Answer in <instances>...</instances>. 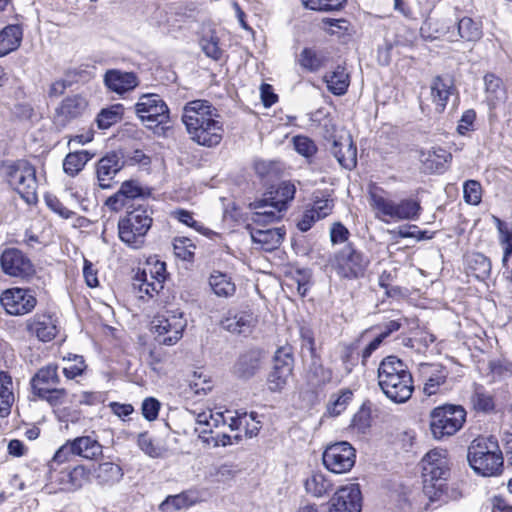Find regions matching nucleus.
I'll return each instance as SVG.
<instances>
[{
    "label": "nucleus",
    "mask_w": 512,
    "mask_h": 512,
    "mask_svg": "<svg viewBox=\"0 0 512 512\" xmlns=\"http://www.w3.org/2000/svg\"><path fill=\"white\" fill-rule=\"evenodd\" d=\"M182 121L190 138L199 145H218L224 134L218 110L207 100H193L183 109Z\"/></svg>",
    "instance_id": "nucleus-1"
},
{
    "label": "nucleus",
    "mask_w": 512,
    "mask_h": 512,
    "mask_svg": "<svg viewBox=\"0 0 512 512\" xmlns=\"http://www.w3.org/2000/svg\"><path fill=\"white\" fill-rule=\"evenodd\" d=\"M378 383L383 393L395 403L408 401L414 390L410 371L396 356L382 360L378 368Z\"/></svg>",
    "instance_id": "nucleus-2"
},
{
    "label": "nucleus",
    "mask_w": 512,
    "mask_h": 512,
    "mask_svg": "<svg viewBox=\"0 0 512 512\" xmlns=\"http://www.w3.org/2000/svg\"><path fill=\"white\" fill-rule=\"evenodd\" d=\"M384 190L374 189L369 192V204L375 211V217L383 222L391 220L413 221L417 220L421 213L419 201L413 198H405L396 202L384 195Z\"/></svg>",
    "instance_id": "nucleus-3"
},
{
    "label": "nucleus",
    "mask_w": 512,
    "mask_h": 512,
    "mask_svg": "<svg viewBox=\"0 0 512 512\" xmlns=\"http://www.w3.org/2000/svg\"><path fill=\"white\" fill-rule=\"evenodd\" d=\"M0 174L26 203H37L38 183L36 169L28 160L2 161L0 164Z\"/></svg>",
    "instance_id": "nucleus-4"
},
{
    "label": "nucleus",
    "mask_w": 512,
    "mask_h": 512,
    "mask_svg": "<svg viewBox=\"0 0 512 512\" xmlns=\"http://www.w3.org/2000/svg\"><path fill=\"white\" fill-rule=\"evenodd\" d=\"M467 459L471 468L482 476H495L503 468V455L493 436L477 438L468 447Z\"/></svg>",
    "instance_id": "nucleus-5"
},
{
    "label": "nucleus",
    "mask_w": 512,
    "mask_h": 512,
    "mask_svg": "<svg viewBox=\"0 0 512 512\" xmlns=\"http://www.w3.org/2000/svg\"><path fill=\"white\" fill-rule=\"evenodd\" d=\"M421 465L423 493L426 497H435L441 493V483L450 476L448 453L443 449H432L422 458Z\"/></svg>",
    "instance_id": "nucleus-6"
},
{
    "label": "nucleus",
    "mask_w": 512,
    "mask_h": 512,
    "mask_svg": "<svg viewBox=\"0 0 512 512\" xmlns=\"http://www.w3.org/2000/svg\"><path fill=\"white\" fill-rule=\"evenodd\" d=\"M152 218L148 210L139 205L128 212L118 223L119 238L128 246L138 249L144 244V238L151 228Z\"/></svg>",
    "instance_id": "nucleus-7"
},
{
    "label": "nucleus",
    "mask_w": 512,
    "mask_h": 512,
    "mask_svg": "<svg viewBox=\"0 0 512 512\" xmlns=\"http://www.w3.org/2000/svg\"><path fill=\"white\" fill-rule=\"evenodd\" d=\"M330 266L341 278L353 280L365 275L370 264L367 255L352 243L346 244L329 259Z\"/></svg>",
    "instance_id": "nucleus-8"
},
{
    "label": "nucleus",
    "mask_w": 512,
    "mask_h": 512,
    "mask_svg": "<svg viewBox=\"0 0 512 512\" xmlns=\"http://www.w3.org/2000/svg\"><path fill=\"white\" fill-rule=\"evenodd\" d=\"M430 430L437 440L450 437L457 433L466 420V411L459 405H443L436 407L430 414Z\"/></svg>",
    "instance_id": "nucleus-9"
},
{
    "label": "nucleus",
    "mask_w": 512,
    "mask_h": 512,
    "mask_svg": "<svg viewBox=\"0 0 512 512\" xmlns=\"http://www.w3.org/2000/svg\"><path fill=\"white\" fill-rule=\"evenodd\" d=\"M187 320L179 310H165L154 317L152 330L155 340L159 344L171 346L176 344L183 336Z\"/></svg>",
    "instance_id": "nucleus-10"
},
{
    "label": "nucleus",
    "mask_w": 512,
    "mask_h": 512,
    "mask_svg": "<svg viewBox=\"0 0 512 512\" xmlns=\"http://www.w3.org/2000/svg\"><path fill=\"white\" fill-rule=\"evenodd\" d=\"M355 449L346 441L329 445L322 456L324 466L333 473L348 472L355 464Z\"/></svg>",
    "instance_id": "nucleus-11"
},
{
    "label": "nucleus",
    "mask_w": 512,
    "mask_h": 512,
    "mask_svg": "<svg viewBox=\"0 0 512 512\" xmlns=\"http://www.w3.org/2000/svg\"><path fill=\"white\" fill-rule=\"evenodd\" d=\"M2 272L10 277L28 280L35 273L31 260L17 248H6L0 256Z\"/></svg>",
    "instance_id": "nucleus-12"
},
{
    "label": "nucleus",
    "mask_w": 512,
    "mask_h": 512,
    "mask_svg": "<svg viewBox=\"0 0 512 512\" xmlns=\"http://www.w3.org/2000/svg\"><path fill=\"white\" fill-rule=\"evenodd\" d=\"M0 302L5 311L14 316L30 313L37 304V299L30 289L11 288L2 293Z\"/></svg>",
    "instance_id": "nucleus-13"
},
{
    "label": "nucleus",
    "mask_w": 512,
    "mask_h": 512,
    "mask_svg": "<svg viewBox=\"0 0 512 512\" xmlns=\"http://www.w3.org/2000/svg\"><path fill=\"white\" fill-rule=\"evenodd\" d=\"M137 116L144 122L165 124L169 121V108L158 94H144L135 104Z\"/></svg>",
    "instance_id": "nucleus-14"
},
{
    "label": "nucleus",
    "mask_w": 512,
    "mask_h": 512,
    "mask_svg": "<svg viewBox=\"0 0 512 512\" xmlns=\"http://www.w3.org/2000/svg\"><path fill=\"white\" fill-rule=\"evenodd\" d=\"M362 496L358 484L339 488L330 500L329 512H361Z\"/></svg>",
    "instance_id": "nucleus-15"
},
{
    "label": "nucleus",
    "mask_w": 512,
    "mask_h": 512,
    "mask_svg": "<svg viewBox=\"0 0 512 512\" xmlns=\"http://www.w3.org/2000/svg\"><path fill=\"white\" fill-rule=\"evenodd\" d=\"M26 331L42 342L53 340L59 330L56 318L48 313H36L26 321Z\"/></svg>",
    "instance_id": "nucleus-16"
},
{
    "label": "nucleus",
    "mask_w": 512,
    "mask_h": 512,
    "mask_svg": "<svg viewBox=\"0 0 512 512\" xmlns=\"http://www.w3.org/2000/svg\"><path fill=\"white\" fill-rule=\"evenodd\" d=\"M419 375L424 382L423 392L431 396L436 394L440 387L446 383L449 371L439 363H421L419 365Z\"/></svg>",
    "instance_id": "nucleus-17"
},
{
    "label": "nucleus",
    "mask_w": 512,
    "mask_h": 512,
    "mask_svg": "<svg viewBox=\"0 0 512 512\" xmlns=\"http://www.w3.org/2000/svg\"><path fill=\"white\" fill-rule=\"evenodd\" d=\"M88 107L86 99L80 95L66 97L56 108L54 123L65 127L72 120L81 117Z\"/></svg>",
    "instance_id": "nucleus-18"
},
{
    "label": "nucleus",
    "mask_w": 512,
    "mask_h": 512,
    "mask_svg": "<svg viewBox=\"0 0 512 512\" xmlns=\"http://www.w3.org/2000/svg\"><path fill=\"white\" fill-rule=\"evenodd\" d=\"M124 165L125 162L117 152L107 153L100 158L96 165V176L100 188H111L113 179L122 170Z\"/></svg>",
    "instance_id": "nucleus-19"
},
{
    "label": "nucleus",
    "mask_w": 512,
    "mask_h": 512,
    "mask_svg": "<svg viewBox=\"0 0 512 512\" xmlns=\"http://www.w3.org/2000/svg\"><path fill=\"white\" fill-rule=\"evenodd\" d=\"M430 95L436 111L444 112L449 98L457 95L454 80L450 76H435L430 84Z\"/></svg>",
    "instance_id": "nucleus-20"
},
{
    "label": "nucleus",
    "mask_w": 512,
    "mask_h": 512,
    "mask_svg": "<svg viewBox=\"0 0 512 512\" xmlns=\"http://www.w3.org/2000/svg\"><path fill=\"white\" fill-rule=\"evenodd\" d=\"M329 150L343 168L352 170L356 166L357 148L350 135L333 138Z\"/></svg>",
    "instance_id": "nucleus-21"
},
{
    "label": "nucleus",
    "mask_w": 512,
    "mask_h": 512,
    "mask_svg": "<svg viewBox=\"0 0 512 512\" xmlns=\"http://www.w3.org/2000/svg\"><path fill=\"white\" fill-rule=\"evenodd\" d=\"M257 323V318L249 310H230L221 321L222 327L234 334L248 335Z\"/></svg>",
    "instance_id": "nucleus-22"
},
{
    "label": "nucleus",
    "mask_w": 512,
    "mask_h": 512,
    "mask_svg": "<svg viewBox=\"0 0 512 512\" xmlns=\"http://www.w3.org/2000/svg\"><path fill=\"white\" fill-rule=\"evenodd\" d=\"M250 231V236L254 244L267 252L277 249L284 240L286 230L284 227L260 229L253 228L251 225L247 226Z\"/></svg>",
    "instance_id": "nucleus-23"
},
{
    "label": "nucleus",
    "mask_w": 512,
    "mask_h": 512,
    "mask_svg": "<svg viewBox=\"0 0 512 512\" xmlns=\"http://www.w3.org/2000/svg\"><path fill=\"white\" fill-rule=\"evenodd\" d=\"M296 188L289 181H283L278 186H272L264 195V201L270 202L272 208L286 211L288 203L294 199Z\"/></svg>",
    "instance_id": "nucleus-24"
},
{
    "label": "nucleus",
    "mask_w": 512,
    "mask_h": 512,
    "mask_svg": "<svg viewBox=\"0 0 512 512\" xmlns=\"http://www.w3.org/2000/svg\"><path fill=\"white\" fill-rule=\"evenodd\" d=\"M104 82L107 88L118 94H123L133 90L138 85V80L133 72H123L120 70H108L104 76Z\"/></svg>",
    "instance_id": "nucleus-25"
},
{
    "label": "nucleus",
    "mask_w": 512,
    "mask_h": 512,
    "mask_svg": "<svg viewBox=\"0 0 512 512\" xmlns=\"http://www.w3.org/2000/svg\"><path fill=\"white\" fill-rule=\"evenodd\" d=\"M452 155L442 148H433L420 152V162L426 172L440 173L445 169L446 163Z\"/></svg>",
    "instance_id": "nucleus-26"
},
{
    "label": "nucleus",
    "mask_w": 512,
    "mask_h": 512,
    "mask_svg": "<svg viewBox=\"0 0 512 512\" xmlns=\"http://www.w3.org/2000/svg\"><path fill=\"white\" fill-rule=\"evenodd\" d=\"M254 209L251 220L254 224L265 226L267 224L279 221L283 217V211L278 208H272L270 202L264 201L263 198L250 204Z\"/></svg>",
    "instance_id": "nucleus-27"
},
{
    "label": "nucleus",
    "mask_w": 512,
    "mask_h": 512,
    "mask_svg": "<svg viewBox=\"0 0 512 512\" xmlns=\"http://www.w3.org/2000/svg\"><path fill=\"white\" fill-rule=\"evenodd\" d=\"M465 270L468 276L478 280L486 279L491 271V262L482 253L471 252L465 255Z\"/></svg>",
    "instance_id": "nucleus-28"
},
{
    "label": "nucleus",
    "mask_w": 512,
    "mask_h": 512,
    "mask_svg": "<svg viewBox=\"0 0 512 512\" xmlns=\"http://www.w3.org/2000/svg\"><path fill=\"white\" fill-rule=\"evenodd\" d=\"M260 362L261 352L256 349L249 350L239 357L234 366V372L240 378H251L259 369Z\"/></svg>",
    "instance_id": "nucleus-29"
},
{
    "label": "nucleus",
    "mask_w": 512,
    "mask_h": 512,
    "mask_svg": "<svg viewBox=\"0 0 512 512\" xmlns=\"http://www.w3.org/2000/svg\"><path fill=\"white\" fill-rule=\"evenodd\" d=\"M92 476L101 486H112L118 483L123 477L122 468L112 462L100 463L94 467Z\"/></svg>",
    "instance_id": "nucleus-30"
},
{
    "label": "nucleus",
    "mask_w": 512,
    "mask_h": 512,
    "mask_svg": "<svg viewBox=\"0 0 512 512\" xmlns=\"http://www.w3.org/2000/svg\"><path fill=\"white\" fill-rule=\"evenodd\" d=\"M486 100L491 108L505 102L507 98L503 81L493 73L484 76Z\"/></svg>",
    "instance_id": "nucleus-31"
},
{
    "label": "nucleus",
    "mask_w": 512,
    "mask_h": 512,
    "mask_svg": "<svg viewBox=\"0 0 512 512\" xmlns=\"http://www.w3.org/2000/svg\"><path fill=\"white\" fill-rule=\"evenodd\" d=\"M57 370L58 367L54 364L40 368L30 381L32 393L36 395L38 388L57 387V385L60 384V377Z\"/></svg>",
    "instance_id": "nucleus-32"
},
{
    "label": "nucleus",
    "mask_w": 512,
    "mask_h": 512,
    "mask_svg": "<svg viewBox=\"0 0 512 512\" xmlns=\"http://www.w3.org/2000/svg\"><path fill=\"white\" fill-rule=\"evenodd\" d=\"M199 501L193 491H185L177 495H169L159 505L161 512H173L183 508L191 507Z\"/></svg>",
    "instance_id": "nucleus-33"
},
{
    "label": "nucleus",
    "mask_w": 512,
    "mask_h": 512,
    "mask_svg": "<svg viewBox=\"0 0 512 512\" xmlns=\"http://www.w3.org/2000/svg\"><path fill=\"white\" fill-rule=\"evenodd\" d=\"M308 385L313 389L322 388L332 380V371L325 368L315 356L306 375Z\"/></svg>",
    "instance_id": "nucleus-34"
},
{
    "label": "nucleus",
    "mask_w": 512,
    "mask_h": 512,
    "mask_svg": "<svg viewBox=\"0 0 512 512\" xmlns=\"http://www.w3.org/2000/svg\"><path fill=\"white\" fill-rule=\"evenodd\" d=\"M71 444L74 454L86 459H94L102 454V446L90 436L78 437Z\"/></svg>",
    "instance_id": "nucleus-35"
},
{
    "label": "nucleus",
    "mask_w": 512,
    "mask_h": 512,
    "mask_svg": "<svg viewBox=\"0 0 512 512\" xmlns=\"http://www.w3.org/2000/svg\"><path fill=\"white\" fill-rule=\"evenodd\" d=\"M328 90L334 95H343L349 87V75L344 67L337 68L324 76Z\"/></svg>",
    "instance_id": "nucleus-36"
},
{
    "label": "nucleus",
    "mask_w": 512,
    "mask_h": 512,
    "mask_svg": "<svg viewBox=\"0 0 512 512\" xmlns=\"http://www.w3.org/2000/svg\"><path fill=\"white\" fill-rule=\"evenodd\" d=\"M13 401L12 378L8 373L0 371V417L10 414Z\"/></svg>",
    "instance_id": "nucleus-37"
},
{
    "label": "nucleus",
    "mask_w": 512,
    "mask_h": 512,
    "mask_svg": "<svg viewBox=\"0 0 512 512\" xmlns=\"http://www.w3.org/2000/svg\"><path fill=\"white\" fill-rule=\"evenodd\" d=\"M307 493L314 497H322L332 489V483L321 472L312 473L304 482Z\"/></svg>",
    "instance_id": "nucleus-38"
},
{
    "label": "nucleus",
    "mask_w": 512,
    "mask_h": 512,
    "mask_svg": "<svg viewBox=\"0 0 512 512\" xmlns=\"http://www.w3.org/2000/svg\"><path fill=\"white\" fill-rule=\"evenodd\" d=\"M92 157L93 154L86 150L69 153L63 161L64 172L70 176L77 175Z\"/></svg>",
    "instance_id": "nucleus-39"
},
{
    "label": "nucleus",
    "mask_w": 512,
    "mask_h": 512,
    "mask_svg": "<svg viewBox=\"0 0 512 512\" xmlns=\"http://www.w3.org/2000/svg\"><path fill=\"white\" fill-rule=\"evenodd\" d=\"M209 284L214 293L221 297L232 296L236 290L235 284L231 279L226 274L220 272L211 274Z\"/></svg>",
    "instance_id": "nucleus-40"
},
{
    "label": "nucleus",
    "mask_w": 512,
    "mask_h": 512,
    "mask_svg": "<svg viewBox=\"0 0 512 512\" xmlns=\"http://www.w3.org/2000/svg\"><path fill=\"white\" fill-rule=\"evenodd\" d=\"M66 476L68 490L77 491L90 483L92 471L83 465H78L69 471Z\"/></svg>",
    "instance_id": "nucleus-41"
},
{
    "label": "nucleus",
    "mask_w": 512,
    "mask_h": 512,
    "mask_svg": "<svg viewBox=\"0 0 512 512\" xmlns=\"http://www.w3.org/2000/svg\"><path fill=\"white\" fill-rule=\"evenodd\" d=\"M134 281V287H137L140 292H143L149 297H153L163 289V285L160 284V281L150 279L146 268L136 274Z\"/></svg>",
    "instance_id": "nucleus-42"
},
{
    "label": "nucleus",
    "mask_w": 512,
    "mask_h": 512,
    "mask_svg": "<svg viewBox=\"0 0 512 512\" xmlns=\"http://www.w3.org/2000/svg\"><path fill=\"white\" fill-rule=\"evenodd\" d=\"M123 106L121 104L112 105L109 108L102 109L97 115L96 123L100 129H108L122 119Z\"/></svg>",
    "instance_id": "nucleus-43"
},
{
    "label": "nucleus",
    "mask_w": 512,
    "mask_h": 512,
    "mask_svg": "<svg viewBox=\"0 0 512 512\" xmlns=\"http://www.w3.org/2000/svg\"><path fill=\"white\" fill-rule=\"evenodd\" d=\"M327 57L322 53H318L310 48H305L299 58V64L306 70L311 72L319 70L325 65Z\"/></svg>",
    "instance_id": "nucleus-44"
},
{
    "label": "nucleus",
    "mask_w": 512,
    "mask_h": 512,
    "mask_svg": "<svg viewBox=\"0 0 512 512\" xmlns=\"http://www.w3.org/2000/svg\"><path fill=\"white\" fill-rule=\"evenodd\" d=\"M136 441L139 449L151 458H160L165 453V449L157 445L148 432L139 433Z\"/></svg>",
    "instance_id": "nucleus-45"
},
{
    "label": "nucleus",
    "mask_w": 512,
    "mask_h": 512,
    "mask_svg": "<svg viewBox=\"0 0 512 512\" xmlns=\"http://www.w3.org/2000/svg\"><path fill=\"white\" fill-rule=\"evenodd\" d=\"M200 47L205 55L213 60H219L223 54L219 46V39L214 34L203 35L199 41Z\"/></svg>",
    "instance_id": "nucleus-46"
},
{
    "label": "nucleus",
    "mask_w": 512,
    "mask_h": 512,
    "mask_svg": "<svg viewBox=\"0 0 512 512\" xmlns=\"http://www.w3.org/2000/svg\"><path fill=\"white\" fill-rule=\"evenodd\" d=\"M67 392L64 388H38L35 395L41 400L47 401L51 406H60L64 403Z\"/></svg>",
    "instance_id": "nucleus-47"
},
{
    "label": "nucleus",
    "mask_w": 512,
    "mask_h": 512,
    "mask_svg": "<svg viewBox=\"0 0 512 512\" xmlns=\"http://www.w3.org/2000/svg\"><path fill=\"white\" fill-rule=\"evenodd\" d=\"M473 407L477 411L490 412L494 410V400L492 395L487 393L483 387H476L474 394L471 397Z\"/></svg>",
    "instance_id": "nucleus-48"
},
{
    "label": "nucleus",
    "mask_w": 512,
    "mask_h": 512,
    "mask_svg": "<svg viewBox=\"0 0 512 512\" xmlns=\"http://www.w3.org/2000/svg\"><path fill=\"white\" fill-rule=\"evenodd\" d=\"M347 0H301L307 9L316 11H335L341 9Z\"/></svg>",
    "instance_id": "nucleus-49"
},
{
    "label": "nucleus",
    "mask_w": 512,
    "mask_h": 512,
    "mask_svg": "<svg viewBox=\"0 0 512 512\" xmlns=\"http://www.w3.org/2000/svg\"><path fill=\"white\" fill-rule=\"evenodd\" d=\"M293 357L289 349L280 348L274 356V368L280 370V374H292Z\"/></svg>",
    "instance_id": "nucleus-50"
},
{
    "label": "nucleus",
    "mask_w": 512,
    "mask_h": 512,
    "mask_svg": "<svg viewBox=\"0 0 512 512\" xmlns=\"http://www.w3.org/2000/svg\"><path fill=\"white\" fill-rule=\"evenodd\" d=\"M447 481H443L441 483V493H437L435 497H427L431 502L439 501L442 503H447L450 500H458L462 497V491L460 490L458 485L448 486Z\"/></svg>",
    "instance_id": "nucleus-51"
},
{
    "label": "nucleus",
    "mask_w": 512,
    "mask_h": 512,
    "mask_svg": "<svg viewBox=\"0 0 512 512\" xmlns=\"http://www.w3.org/2000/svg\"><path fill=\"white\" fill-rule=\"evenodd\" d=\"M464 200L471 205H478L482 199V187L476 180H467L463 185Z\"/></svg>",
    "instance_id": "nucleus-52"
},
{
    "label": "nucleus",
    "mask_w": 512,
    "mask_h": 512,
    "mask_svg": "<svg viewBox=\"0 0 512 512\" xmlns=\"http://www.w3.org/2000/svg\"><path fill=\"white\" fill-rule=\"evenodd\" d=\"M295 150L302 156L309 158L317 152L314 141L306 136H295L293 138Z\"/></svg>",
    "instance_id": "nucleus-53"
},
{
    "label": "nucleus",
    "mask_w": 512,
    "mask_h": 512,
    "mask_svg": "<svg viewBox=\"0 0 512 512\" xmlns=\"http://www.w3.org/2000/svg\"><path fill=\"white\" fill-rule=\"evenodd\" d=\"M174 253L177 257L181 258L182 260H191L194 251L193 249L195 246L192 244L191 240L185 237L182 238H176L174 240Z\"/></svg>",
    "instance_id": "nucleus-54"
},
{
    "label": "nucleus",
    "mask_w": 512,
    "mask_h": 512,
    "mask_svg": "<svg viewBox=\"0 0 512 512\" xmlns=\"http://www.w3.org/2000/svg\"><path fill=\"white\" fill-rule=\"evenodd\" d=\"M399 40L397 34H392V38H385L384 45L378 49V62L381 65H388L391 61V51L398 46Z\"/></svg>",
    "instance_id": "nucleus-55"
},
{
    "label": "nucleus",
    "mask_w": 512,
    "mask_h": 512,
    "mask_svg": "<svg viewBox=\"0 0 512 512\" xmlns=\"http://www.w3.org/2000/svg\"><path fill=\"white\" fill-rule=\"evenodd\" d=\"M172 216L177 219L179 222L194 228L195 230L208 234L211 231L207 228H204L201 224H199L196 220L193 219V214L187 210L179 209L172 212Z\"/></svg>",
    "instance_id": "nucleus-56"
},
{
    "label": "nucleus",
    "mask_w": 512,
    "mask_h": 512,
    "mask_svg": "<svg viewBox=\"0 0 512 512\" xmlns=\"http://www.w3.org/2000/svg\"><path fill=\"white\" fill-rule=\"evenodd\" d=\"M21 35L22 34H0V57L19 47Z\"/></svg>",
    "instance_id": "nucleus-57"
},
{
    "label": "nucleus",
    "mask_w": 512,
    "mask_h": 512,
    "mask_svg": "<svg viewBox=\"0 0 512 512\" xmlns=\"http://www.w3.org/2000/svg\"><path fill=\"white\" fill-rule=\"evenodd\" d=\"M290 376V374H280V370L273 367L267 379L269 390L271 392H280L287 384Z\"/></svg>",
    "instance_id": "nucleus-58"
},
{
    "label": "nucleus",
    "mask_w": 512,
    "mask_h": 512,
    "mask_svg": "<svg viewBox=\"0 0 512 512\" xmlns=\"http://www.w3.org/2000/svg\"><path fill=\"white\" fill-rule=\"evenodd\" d=\"M397 234L401 238H416L418 241L429 240L434 236V233L420 231L416 225H409L407 228L400 227Z\"/></svg>",
    "instance_id": "nucleus-59"
},
{
    "label": "nucleus",
    "mask_w": 512,
    "mask_h": 512,
    "mask_svg": "<svg viewBox=\"0 0 512 512\" xmlns=\"http://www.w3.org/2000/svg\"><path fill=\"white\" fill-rule=\"evenodd\" d=\"M351 426L359 433H365L371 426V415L366 409H360L353 417Z\"/></svg>",
    "instance_id": "nucleus-60"
},
{
    "label": "nucleus",
    "mask_w": 512,
    "mask_h": 512,
    "mask_svg": "<svg viewBox=\"0 0 512 512\" xmlns=\"http://www.w3.org/2000/svg\"><path fill=\"white\" fill-rule=\"evenodd\" d=\"M300 337L302 341V352L307 351L311 358L316 356L315 340L313 331L306 326L300 328Z\"/></svg>",
    "instance_id": "nucleus-61"
},
{
    "label": "nucleus",
    "mask_w": 512,
    "mask_h": 512,
    "mask_svg": "<svg viewBox=\"0 0 512 512\" xmlns=\"http://www.w3.org/2000/svg\"><path fill=\"white\" fill-rule=\"evenodd\" d=\"M188 388L191 394L193 395H201L206 394L211 390L212 386L210 381L206 379H202L201 375H197L195 372L193 375V379L189 380Z\"/></svg>",
    "instance_id": "nucleus-62"
},
{
    "label": "nucleus",
    "mask_w": 512,
    "mask_h": 512,
    "mask_svg": "<svg viewBox=\"0 0 512 512\" xmlns=\"http://www.w3.org/2000/svg\"><path fill=\"white\" fill-rule=\"evenodd\" d=\"M141 410L145 419L153 421L158 417L160 402L153 397L146 398L142 402Z\"/></svg>",
    "instance_id": "nucleus-63"
},
{
    "label": "nucleus",
    "mask_w": 512,
    "mask_h": 512,
    "mask_svg": "<svg viewBox=\"0 0 512 512\" xmlns=\"http://www.w3.org/2000/svg\"><path fill=\"white\" fill-rule=\"evenodd\" d=\"M333 200L330 198L316 199L311 208L312 213L316 214V218L322 219L328 216L333 209Z\"/></svg>",
    "instance_id": "nucleus-64"
}]
</instances>
